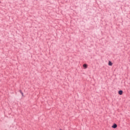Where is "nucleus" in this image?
Instances as JSON below:
<instances>
[{"instance_id": "f257e3e1", "label": "nucleus", "mask_w": 130, "mask_h": 130, "mask_svg": "<svg viewBox=\"0 0 130 130\" xmlns=\"http://www.w3.org/2000/svg\"><path fill=\"white\" fill-rule=\"evenodd\" d=\"M112 127H113V128H116V127H117V125L116 124H114L112 126Z\"/></svg>"}, {"instance_id": "f03ea898", "label": "nucleus", "mask_w": 130, "mask_h": 130, "mask_svg": "<svg viewBox=\"0 0 130 130\" xmlns=\"http://www.w3.org/2000/svg\"><path fill=\"white\" fill-rule=\"evenodd\" d=\"M122 93H123V92L122 91V90H120L118 91V94L119 95H121L122 94Z\"/></svg>"}, {"instance_id": "7ed1b4c3", "label": "nucleus", "mask_w": 130, "mask_h": 130, "mask_svg": "<svg viewBox=\"0 0 130 130\" xmlns=\"http://www.w3.org/2000/svg\"><path fill=\"white\" fill-rule=\"evenodd\" d=\"M83 67L84 69H87V68H88V66L86 65V64H84Z\"/></svg>"}, {"instance_id": "20e7f679", "label": "nucleus", "mask_w": 130, "mask_h": 130, "mask_svg": "<svg viewBox=\"0 0 130 130\" xmlns=\"http://www.w3.org/2000/svg\"><path fill=\"white\" fill-rule=\"evenodd\" d=\"M108 64H109V66H112V62H111V61H109Z\"/></svg>"}, {"instance_id": "39448f33", "label": "nucleus", "mask_w": 130, "mask_h": 130, "mask_svg": "<svg viewBox=\"0 0 130 130\" xmlns=\"http://www.w3.org/2000/svg\"><path fill=\"white\" fill-rule=\"evenodd\" d=\"M20 93H21L22 96H24V93H23V92L22 91H20Z\"/></svg>"}]
</instances>
